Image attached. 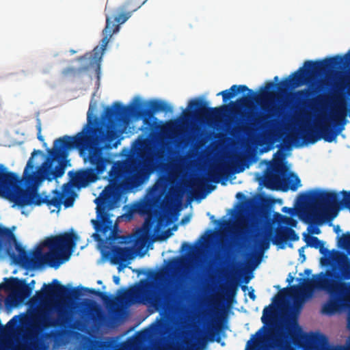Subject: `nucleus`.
Here are the masks:
<instances>
[{
    "label": "nucleus",
    "instance_id": "nucleus-62",
    "mask_svg": "<svg viewBox=\"0 0 350 350\" xmlns=\"http://www.w3.org/2000/svg\"><path fill=\"white\" fill-rule=\"evenodd\" d=\"M136 327H137V325H134V326H131V327H130L129 328L134 329V328H136Z\"/></svg>",
    "mask_w": 350,
    "mask_h": 350
},
{
    "label": "nucleus",
    "instance_id": "nucleus-55",
    "mask_svg": "<svg viewBox=\"0 0 350 350\" xmlns=\"http://www.w3.org/2000/svg\"><path fill=\"white\" fill-rule=\"evenodd\" d=\"M326 274L329 278L333 276V273L331 271H327Z\"/></svg>",
    "mask_w": 350,
    "mask_h": 350
},
{
    "label": "nucleus",
    "instance_id": "nucleus-22",
    "mask_svg": "<svg viewBox=\"0 0 350 350\" xmlns=\"http://www.w3.org/2000/svg\"><path fill=\"white\" fill-rule=\"evenodd\" d=\"M106 347V343L99 340L83 336L79 347L77 350H102Z\"/></svg>",
    "mask_w": 350,
    "mask_h": 350
},
{
    "label": "nucleus",
    "instance_id": "nucleus-27",
    "mask_svg": "<svg viewBox=\"0 0 350 350\" xmlns=\"http://www.w3.org/2000/svg\"><path fill=\"white\" fill-rule=\"evenodd\" d=\"M304 329H258L255 335L252 336V338L247 342V346L249 347L252 340L256 336H260L262 333H301Z\"/></svg>",
    "mask_w": 350,
    "mask_h": 350
},
{
    "label": "nucleus",
    "instance_id": "nucleus-46",
    "mask_svg": "<svg viewBox=\"0 0 350 350\" xmlns=\"http://www.w3.org/2000/svg\"><path fill=\"white\" fill-rule=\"evenodd\" d=\"M304 248H305V247H301L300 249H299V256L304 258V260H305V258H306V256H305V254H304Z\"/></svg>",
    "mask_w": 350,
    "mask_h": 350
},
{
    "label": "nucleus",
    "instance_id": "nucleus-57",
    "mask_svg": "<svg viewBox=\"0 0 350 350\" xmlns=\"http://www.w3.org/2000/svg\"><path fill=\"white\" fill-rule=\"evenodd\" d=\"M240 127H233L232 131H238Z\"/></svg>",
    "mask_w": 350,
    "mask_h": 350
},
{
    "label": "nucleus",
    "instance_id": "nucleus-48",
    "mask_svg": "<svg viewBox=\"0 0 350 350\" xmlns=\"http://www.w3.org/2000/svg\"><path fill=\"white\" fill-rule=\"evenodd\" d=\"M258 343V339L255 340L254 342H253V347H251L250 350H256V346Z\"/></svg>",
    "mask_w": 350,
    "mask_h": 350
},
{
    "label": "nucleus",
    "instance_id": "nucleus-37",
    "mask_svg": "<svg viewBox=\"0 0 350 350\" xmlns=\"http://www.w3.org/2000/svg\"><path fill=\"white\" fill-rule=\"evenodd\" d=\"M343 202L347 206H350V191H342Z\"/></svg>",
    "mask_w": 350,
    "mask_h": 350
},
{
    "label": "nucleus",
    "instance_id": "nucleus-33",
    "mask_svg": "<svg viewBox=\"0 0 350 350\" xmlns=\"http://www.w3.org/2000/svg\"><path fill=\"white\" fill-rule=\"evenodd\" d=\"M342 276L345 280L350 279V261L347 259L342 264L340 267Z\"/></svg>",
    "mask_w": 350,
    "mask_h": 350
},
{
    "label": "nucleus",
    "instance_id": "nucleus-24",
    "mask_svg": "<svg viewBox=\"0 0 350 350\" xmlns=\"http://www.w3.org/2000/svg\"><path fill=\"white\" fill-rule=\"evenodd\" d=\"M145 328H228L224 325H161L156 323H152L146 326Z\"/></svg>",
    "mask_w": 350,
    "mask_h": 350
},
{
    "label": "nucleus",
    "instance_id": "nucleus-64",
    "mask_svg": "<svg viewBox=\"0 0 350 350\" xmlns=\"http://www.w3.org/2000/svg\"><path fill=\"white\" fill-rule=\"evenodd\" d=\"M118 270L120 271L121 270V265L119 266L118 267Z\"/></svg>",
    "mask_w": 350,
    "mask_h": 350
},
{
    "label": "nucleus",
    "instance_id": "nucleus-2",
    "mask_svg": "<svg viewBox=\"0 0 350 350\" xmlns=\"http://www.w3.org/2000/svg\"><path fill=\"white\" fill-rule=\"evenodd\" d=\"M347 62H350V51L344 56L337 55L321 60H308L304 67L299 68L288 77L282 79L280 83L269 81L265 87L261 88L260 93L253 92L245 85H233L230 89L221 91L217 96H222L224 103L234 97L237 94L247 92L235 103L231 102L229 105L220 107H207L206 101L198 99L191 100L188 104L189 111H184L183 116L186 119L191 118L195 113L199 116H204L208 120H216L226 113L233 115L240 114L239 109L247 107L253 101L260 103L273 98L275 88L280 92H284L291 88H297L304 84L310 88L298 90L294 93V97L299 102L304 103L309 101L311 105L324 107L328 103L329 96L319 94L315 98L309 100L316 93L313 85L317 83L319 77L325 75L332 70L341 67Z\"/></svg>",
    "mask_w": 350,
    "mask_h": 350
},
{
    "label": "nucleus",
    "instance_id": "nucleus-54",
    "mask_svg": "<svg viewBox=\"0 0 350 350\" xmlns=\"http://www.w3.org/2000/svg\"><path fill=\"white\" fill-rule=\"evenodd\" d=\"M38 317H39V314H38V312H36V313H35V314H33L32 315V318H33V319H36L38 318Z\"/></svg>",
    "mask_w": 350,
    "mask_h": 350
},
{
    "label": "nucleus",
    "instance_id": "nucleus-21",
    "mask_svg": "<svg viewBox=\"0 0 350 350\" xmlns=\"http://www.w3.org/2000/svg\"><path fill=\"white\" fill-rule=\"evenodd\" d=\"M113 257L115 263L119 262H126L128 260L133 259L135 254L133 249L129 247L116 246L113 249Z\"/></svg>",
    "mask_w": 350,
    "mask_h": 350
},
{
    "label": "nucleus",
    "instance_id": "nucleus-49",
    "mask_svg": "<svg viewBox=\"0 0 350 350\" xmlns=\"http://www.w3.org/2000/svg\"><path fill=\"white\" fill-rule=\"evenodd\" d=\"M293 280H294V278L291 274H289L286 279V282L288 283H291L293 281Z\"/></svg>",
    "mask_w": 350,
    "mask_h": 350
},
{
    "label": "nucleus",
    "instance_id": "nucleus-39",
    "mask_svg": "<svg viewBox=\"0 0 350 350\" xmlns=\"http://www.w3.org/2000/svg\"><path fill=\"white\" fill-rule=\"evenodd\" d=\"M171 235H172L171 230H167L162 234V235H161V237H159V239L165 240V239H167L169 237H170Z\"/></svg>",
    "mask_w": 350,
    "mask_h": 350
},
{
    "label": "nucleus",
    "instance_id": "nucleus-60",
    "mask_svg": "<svg viewBox=\"0 0 350 350\" xmlns=\"http://www.w3.org/2000/svg\"><path fill=\"white\" fill-rule=\"evenodd\" d=\"M106 328H111V329H113V328H116L115 326H108Z\"/></svg>",
    "mask_w": 350,
    "mask_h": 350
},
{
    "label": "nucleus",
    "instance_id": "nucleus-31",
    "mask_svg": "<svg viewBox=\"0 0 350 350\" xmlns=\"http://www.w3.org/2000/svg\"><path fill=\"white\" fill-rule=\"evenodd\" d=\"M35 284L34 280H32L29 283H27L25 280H23V301L31 296Z\"/></svg>",
    "mask_w": 350,
    "mask_h": 350
},
{
    "label": "nucleus",
    "instance_id": "nucleus-23",
    "mask_svg": "<svg viewBox=\"0 0 350 350\" xmlns=\"http://www.w3.org/2000/svg\"><path fill=\"white\" fill-rule=\"evenodd\" d=\"M4 282L1 283V287L8 293H18L22 291V279L11 277L5 278Z\"/></svg>",
    "mask_w": 350,
    "mask_h": 350
},
{
    "label": "nucleus",
    "instance_id": "nucleus-34",
    "mask_svg": "<svg viewBox=\"0 0 350 350\" xmlns=\"http://www.w3.org/2000/svg\"><path fill=\"white\" fill-rule=\"evenodd\" d=\"M23 328H49V327L46 325H36L33 323L30 324L27 320L26 314L25 312H23Z\"/></svg>",
    "mask_w": 350,
    "mask_h": 350
},
{
    "label": "nucleus",
    "instance_id": "nucleus-35",
    "mask_svg": "<svg viewBox=\"0 0 350 350\" xmlns=\"http://www.w3.org/2000/svg\"><path fill=\"white\" fill-rule=\"evenodd\" d=\"M338 243L340 246L346 247L350 246V234H344L339 238Z\"/></svg>",
    "mask_w": 350,
    "mask_h": 350
},
{
    "label": "nucleus",
    "instance_id": "nucleus-5",
    "mask_svg": "<svg viewBox=\"0 0 350 350\" xmlns=\"http://www.w3.org/2000/svg\"><path fill=\"white\" fill-rule=\"evenodd\" d=\"M78 239L73 232H64L46 238L31 252L23 247V268L38 269L47 265L57 269L68 260Z\"/></svg>",
    "mask_w": 350,
    "mask_h": 350
},
{
    "label": "nucleus",
    "instance_id": "nucleus-50",
    "mask_svg": "<svg viewBox=\"0 0 350 350\" xmlns=\"http://www.w3.org/2000/svg\"><path fill=\"white\" fill-rule=\"evenodd\" d=\"M341 231L340 228L339 226H334V232L337 234H338Z\"/></svg>",
    "mask_w": 350,
    "mask_h": 350
},
{
    "label": "nucleus",
    "instance_id": "nucleus-6",
    "mask_svg": "<svg viewBox=\"0 0 350 350\" xmlns=\"http://www.w3.org/2000/svg\"><path fill=\"white\" fill-rule=\"evenodd\" d=\"M145 2L146 1H144L142 3H137L131 6L132 1L129 0L122 8L116 9L110 16H106V25L102 31L103 37L100 41V46H96L92 52L86 53L84 55L77 58L79 62L87 60L88 63L85 65L79 68H65L62 71V76L67 79L75 78L90 68H95L98 75L103 53L112 36L119 31L120 25L124 23L131 16V13L141 8Z\"/></svg>",
    "mask_w": 350,
    "mask_h": 350
},
{
    "label": "nucleus",
    "instance_id": "nucleus-12",
    "mask_svg": "<svg viewBox=\"0 0 350 350\" xmlns=\"http://www.w3.org/2000/svg\"><path fill=\"white\" fill-rule=\"evenodd\" d=\"M0 197L22 208V177L0 164Z\"/></svg>",
    "mask_w": 350,
    "mask_h": 350
},
{
    "label": "nucleus",
    "instance_id": "nucleus-30",
    "mask_svg": "<svg viewBox=\"0 0 350 350\" xmlns=\"http://www.w3.org/2000/svg\"><path fill=\"white\" fill-rule=\"evenodd\" d=\"M224 167L221 165H216L212 168L208 174V176L211 181L214 183H218L219 178L221 176L224 172Z\"/></svg>",
    "mask_w": 350,
    "mask_h": 350
},
{
    "label": "nucleus",
    "instance_id": "nucleus-44",
    "mask_svg": "<svg viewBox=\"0 0 350 350\" xmlns=\"http://www.w3.org/2000/svg\"><path fill=\"white\" fill-rule=\"evenodd\" d=\"M190 220V216L189 215H185L184 217L182 218L180 221V224H185L187 222H189Z\"/></svg>",
    "mask_w": 350,
    "mask_h": 350
},
{
    "label": "nucleus",
    "instance_id": "nucleus-25",
    "mask_svg": "<svg viewBox=\"0 0 350 350\" xmlns=\"http://www.w3.org/2000/svg\"><path fill=\"white\" fill-rule=\"evenodd\" d=\"M22 305V291L8 293L5 299V306L8 309H12Z\"/></svg>",
    "mask_w": 350,
    "mask_h": 350
},
{
    "label": "nucleus",
    "instance_id": "nucleus-29",
    "mask_svg": "<svg viewBox=\"0 0 350 350\" xmlns=\"http://www.w3.org/2000/svg\"><path fill=\"white\" fill-rule=\"evenodd\" d=\"M304 241L307 243L306 246H310L316 249L320 248L321 252L323 253V243L320 241L318 237L304 234Z\"/></svg>",
    "mask_w": 350,
    "mask_h": 350
},
{
    "label": "nucleus",
    "instance_id": "nucleus-4",
    "mask_svg": "<svg viewBox=\"0 0 350 350\" xmlns=\"http://www.w3.org/2000/svg\"><path fill=\"white\" fill-rule=\"evenodd\" d=\"M137 103L135 105L129 106H124L119 102H114L111 106H107L105 108L101 118L103 124L101 125H94L92 120V105H90L88 111V122L84 126H88V131L93 135L96 133H103V135H111V139H105L104 143L110 144L111 147L116 148L120 144V141L117 139V133L115 130L116 127L121 122H124L126 118L133 116L137 118H150L154 113L158 111H162L163 101L161 100H150L149 102L150 109L144 107L146 103L141 102L138 98H135Z\"/></svg>",
    "mask_w": 350,
    "mask_h": 350
},
{
    "label": "nucleus",
    "instance_id": "nucleus-13",
    "mask_svg": "<svg viewBox=\"0 0 350 350\" xmlns=\"http://www.w3.org/2000/svg\"><path fill=\"white\" fill-rule=\"evenodd\" d=\"M12 229L0 225V250L5 247L12 263L22 267V244L18 243Z\"/></svg>",
    "mask_w": 350,
    "mask_h": 350
},
{
    "label": "nucleus",
    "instance_id": "nucleus-28",
    "mask_svg": "<svg viewBox=\"0 0 350 350\" xmlns=\"http://www.w3.org/2000/svg\"><path fill=\"white\" fill-rule=\"evenodd\" d=\"M300 183L301 180L298 176L295 173L291 172L287 179L286 187L283 190L287 191L288 189H290L292 191H296L300 186Z\"/></svg>",
    "mask_w": 350,
    "mask_h": 350
},
{
    "label": "nucleus",
    "instance_id": "nucleus-19",
    "mask_svg": "<svg viewBox=\"0 0 350 350\" xmlns=\"http://www.w3.org/2000/svg\"><path fill=\"white\" fill-rule=\"evenodd\" d=\"M269 111L273 113L256 119L252 124L262 129H269L278 126L279 123L278 120L275 118L272 119L271 118L274 115L280 116L281 114L280 109H270Z\"/></svg>",
    "mask_w": 350,
    "mask_h": 350
},
{
    "label": "nucleus",
    "instance_id": "nucleus-32",
    "mask_svg": "<svg viewBox=\"0 0 350 350\" xmlns=\"http://www.w3.org/2000/svg\"><path fill=\"white\" fill-rule=\"evenodd\" d=\"M100 298L107 307H113L116 305L115 298L107 293L103 292L100 293Z\"/></svg>",
    "mask_w": 350,
    "mask_h": 350
},
{
    "label": "nucleus",
    "instance_id": "nucleus-58",
    "mask_svg": "<svg viewBox=\"0 0 350 350\" xmlns=\"http://www.w3.org/2000/svg\"><path fill=\"white\" fill-rule=\"evenodd\" d=\"M278 79H279V78H278V76H275V77H274V81L277 82V81H278Z\"/></svg>",
    "mask_w": 350,
    "mask_h": 350
},
{
    "label": "nucleus",
    "instance_id": "nucleus-36",
    "mask_svg": "<svg viewBox=\"0 0 350 350\" xmlns=\"http://www.w3.org/2000/svg\"><path fill=\"white\" fill-rule=\"evenodd\" d=\"M36 127H37V131H38L37 137H38V140L42 143L43 146H46V143L44 142V139L41 134V124L40 122L37 124Z\"/></svg>",
    "mask_w": 350,
    "mask_h": 350
},
{
    "label": "nucleus",
    "instance_id": "nucleus-47",
    "mask_svg": "<svg viewBox=\"0 0 350 350\" xmlns=\"http://www.w3.org/2000/svg\"><path fill=\"white\" fill-rule=\"evenodd\" d=\"M113 280L116 285H118L120 284V279L118 276L114 275L113 277Z\"/></svg>",
    "mask_w": 350,
    "mask_h": 350
},
{
    "label": "nucleus",
    "instance_id": "nucleus-1",
    "mask_svg": "<svg viewBox=\"0 0 350 350\" xmlns=\"http://www.w3.org/2000/svg\"><path fill=\"white\" fill-rule=\"evenodd\" d=\"M88 129V126H83L73 136L64 135L56 139L53 148L46 150L47 156L40 165H38V158L44 155L42 150H33L23 170V207L42 204L56 208H59L62 204L66 208L73 206L75 194L69 188L64 189V191L53 190L51 198L48 196L42 197L38 191L45 180L51 182L64 174L67 151L77 149L84 162L90 164L89 167L69 172L71 180L77 186L86 187L96 182L111 165L107 176L109 185L94 200L96 220H92L96 231L105 234L112 228L113 222L107 210L111 208L113 196L124 185L139 180L152 149L147 139H138L134 147L138 157L113 161L106 152L111 145L104 143L105 139H110L111 135H103V133L98 132L92 135Z\"/></svg>",
    "mask_w": 350,
    "mask_h": 350
},
{
    "label": "nucleus",
    "instance_id": "nucleus-26",
    "mask_svg": "<svg viewBox=\"0 0 350 350\" xmlns=\"http://www.w3.org/2000/svg\"><path fill=\"white\" fill-rule=\"evenodd\" d=\"M151 229V225L149 226L147 222L145 223L144 228L139 229L136 232L135 245H144L147 241L149 234L148 232Z\"/></svg>",
    "mask_w": 350,
    "mask_h": 350
},
{
    "label": "nucleus",
    "instance_id": "nucleus-20",
    "mask_svg": "<svg viewBox=\"0 0 350 350\" xmlns=\"http://www.w3.org/2000/svg\"><path fill=\"white\" fill-rule=\"evenodd\" d=\"M284 174V165L282 160L277 159L274 161L272 165V173L267 175L266 178L268 183L270 184L282 186L284 183V180L282 176Z\"/></svg>",
    "mask_w": 350,
    "mask_h": 350
},
{
    "label": "nucleus",
    "instance_id": "nucleus-40",
    "mask_svg": "<svg viewBox=\"0 0 350 350\" xmlns=\"http://www.w3.org/2000/svg\"><path fill=\"white\" fill-rule=\"evenodd\" d=\"M203 186V180L202 179H198L193 183L192 187H195L196 188H200Z\"/></svg>",
    "mask_w": 350,
    "mask_h": 350
},
{
    "label": "nucleus",
    "instance_id": "nucleus-3",
    "mask_svg": "<svg viewBox=\"0 0 350 350\" xmlns=\"http://www.w3.org/2000/svg\"><path fill=\"white\" fill-rule=\"evenodd\" d=\"M83 292H88L99 297L103 293L87 287L68 288L54 279L51 284H44L42 290L36 292L32 301L41 303L54 299L62 300L57 308V319L60 323L53 328H102L99 325L88 327L85 325L98 323L103 319L102 310L95 301L85 299L80 306L69 305L66 302L68 297L78 298L82 295Z\"/></svg>",
    "mask_w": 350,
    "mask_h": 350
},
{
    "label": "nucleus",
    "instance_id": "nucleus-8",
    "mask_svg": "<svg viewBox=\"0 0 350 350\" xmlns=\"http://www.w3.org/2000/svg\"><path fill=\"white\" fill-rule=\"evenodd\" d=\"M153 281L141 280L133 288L125 292L124 298L131 304L150 305L157 310L165 309L174 301L173 291L164 290L160 284L166 280L164 271L151 273Z\"/></svg>",
    "mask_w": 350,
    "mask_h": 350
},
{
    "label": "nucleus",
    "instance_id": "nucleus-41",
    "mask_svg": "<svg viewBox=\"0 0 350 350\" xmlns=\"http://www.w3.org/2000/svg\"><path fill=\"white\" fill-rule=\"evenodd\" d=\"M163 109H162V111H164V112H172V106L169 105L168 104H167L165 102H163Z\"/></svg>",
    "mask_w": 350,
    "mask_h": 350
},
{
    "label": "nucleus",
    "instance_id": "nucleus-10",
    "mask_svg": "<svg viewBox=\"0 0 350 350\" xmlns=\"http://www.w3.org/2000/svg\"><path fill=\"white\" fill-rule=\"evenodd\" d=\"M226 329H141L147 334H174L167 350H204L207 342H219Z\"/></svg>",
    "mask_w": 350,
    "mask_h": 350
},
{
    "label": "nucleus",
    "instance_id": "nucleus-9",
    "mask_svg": "<svg viewBox=\"0 0 350 350\" xmlns=\"http://www.w3.org/2000/svg\"><path fill=\"white\" fill-rule=\"evenodd\" d=\"M347 109L342 102L336 106L334 111L328 118L323 117V121L314 127H303L291 135L293 141L302 139L306 144H314L321 139L327 142L336 140L338 135L345 129L347 124Z\"/></svg>",
    "mask_w": 350,
    "mask_h": 350
},
{
    "label": "nucleus",
    "instance_id": "nucleus-43",
    "mask_svg": "<svg viewBox=\"0 0 350 350\" xmlns=\"http://www.w3.org/2000/svg\"><path fill=\"white\" fill-rule=\"evenodd\" d=\"M308 232L311 234H319L321 233V230L318 227H314L312 228H308Z\"/></svg>",
    "mask_w": 350,
    "mask_h": 350
},
{
    "label": "nucleus",
    "instance_id": "nucleus-42",
    "mask_svg": "<svg viewBox=\"0 0 350 350\" xmlns=\"http://www.w3.org/2000/svg\"><path fill=\"white\" fill-rule=\"evenodd\" d=\"M163 109H162V111H164V112H172V106L169 105L168 104H167L165 102H163Z\"/></svg>",
    "mask_w": 350,
    "mask_h": 350
},
{
    "label": "nucleus",
    "instance_id": "nucleus-38",
    "mask_svg": "<svg viewBox=\"0 0 350 350\" xmlns=\"http://www.w3.org/2000/svg\"><path fill=\"white\" fill-rule=\"evenodd\" d=\"M285 219H286V221H285L286 224H287L288 225H289L291 227H296V226H297L296 220H295L294 219H293L291 217H286Z\"/></svg>",
    "mask_w": 350,
    "mask_h": 350
},
{
    "label": "nucleus",
    "instance_id": "nucleus-56",
    "mask_svg": "<svg viewBox=\"0 0 350 350\" xmlns=\"http://www.w3.org/2000/svg\"><path fill=\"white\" fill-rule=\"evenodd\" d=\"M135 329H126V331L124 332V334H128L129 332H131L132 331H134Z\"/></svg>",
    "mask_w": 350,
    "mask_h": 350
},
{
    "label": "nucleus",
    "instance_id": "nucleus-51",
    "mask_svg": "<svg viewBox=\"0 0 350 350\" xmlns=\"http://www.w3.org/2000/svg\"><path fill=\"white\" fill-rule=\"evenodd\" d=\"M236 197H237V198H243V197H244V195H243L242 193L239 192V193H237V194L236 195Z\"/></svg>",
    "mask_w": 350,
    "mask_h": 350
},
{
    "label": "nucleus",
    "instance_id": "nucleus-17",
    "mask_svg": "<svg viewBox=\"0 0 350 350\" xmlns=\"http://www.w3.org/2000/svg\"><path fill=\"white\" fill-rule=\"evenodd\" d=\"M49 330L51 333L75 334L81 332L85 334H108L114 329H23V343L26 338L31 334H42ZM23 350H25L23 344Z\"/></svg>",
    "mask_w": 350,
    "mask_h": 350
},
{
    "label": "nucleus",
    "instance_id": "nucleus-52",
    "mask_svg": "<svg viewBox=\"0 0 350 350\" xmlns=\"http://www.w3.org/2000/svg\"><path fill=\"white\" fill-rule=\"evenodd\" d=\"M182 247H187L188 249H191V246L190 245H189L188 243H184L183 244V246H182Z\"/></svg>",
    "mask_w": 350,
    "mask_h": 350
},
{
    "label": "nucleus",
    "instance_id": "nucleus-7",
    "mask_svg": "<svg viewBox=\"0 0 350 350\" xmlns=\"http://www.w3.org/2000/svg\"><path fill=\"white\" fill-rule=\"evenodd\" d=\"M321 275L317 280L304 278L303 283L300 286L293 285L291 289L295 294H301L306 298L312 296L313 290L316 287L327 290L331 294L332 299L323 305L322 313L325 314H334L342 308H350V282L334 284L323 273Z\"/></svg>",
    "mask_w": 350,
    "mask_h": 350
},
{
    "label": "nucleus",
    "instance_id": "nucleus-59",
    "mask_svg": "<svg viewBox=\"0 0 350 350\" xmlns=\"http://www.w3.org/2000/svg\"><path fill=\"white\" fill-rule=\"evenodd\" d=\"M247 288V286H242V289H243V291H245V289H246Z\"/></svg>",
    "mask_w": 350,
    "mask_h": 350
},
{
    "label": "nucleus",
    "instance_id": "nucleus-53",
    "mask_svg": "<svg viewBox=\"0 0 350 350\" xmlns=\"http://www.w3.org/2000/svg\"><path fill=\"white\" fill-rule=\"evenodd\" d=\"M304 272L307 275H310L312 273V271L310 269H306Z\"/></svg>",
    "mask_w": 350,
    "mask_h": 350
},
{
    "label": "nucleus",
    "instance_id": "nucleus-61",
    "mask_svg": "<svg viewBox=\"0 0 350 350\" xmlns=\"http://www.w3.org/2000/svg\"><path fill=\"white\" fill-rule=\"evenodd\" d=\"M243 170H244V168H241V169H240V170H238L237 171V172H242Z\"/></svg>",
    "mask_w": 350,
    "mask_h": 350
},
{
    "label": "nucleus",
    "instance_id": "nucleus-45",
    "mask_svg": "<svg viewBox=\"0 0 350 350\" xmlns=\"http://www.w3.org/2000/svg\"><path fill=\"white\" fill-rule=\"evenodd\" d=\"M248 295H249V297H250V298L251 299H252L253 301H254V300H255V299H256V295H255V293H254V290L253 288H252V289H251V291H249V293H248Z\"/></svg>",
    "mask_w": 350,
    "mask_h": 350
},
{
    "label": "nucleus",
    "instance_id": "nucleus-16",
    "mask_svg": "<svg viewBox=\"0 0 350 350\" xmlns=\"http://www.w3.org/2000/svg\"><path fill=\"white\" fill-rule=\"evenodd\" d=\"M0 350H22V329H0Z\"/></svg>",
    "mask_w": 350,
    "mask_h": 350
},
{
    "label": "nucleus",
    "instance_id": "nucleus-11",
    "mask_svg": "<svg viewBox=\"0 0 350 350\" xmlns=\"http://www.w3.org/2000/svg\"><path fill=\"white\" fill-rule=\"evenodd\" d=\"M300 196L303 200H309L314 203L304 213L305 222L317 225L323 224L325 220L334 219L342 203L335 191H320L311 195L301 193Z\"/></svg>",
    "mask_w": 350,
    "mask_h": 350
},
{
    "label": "nucleus",
    "instance_id": "nucleus-18",
    "mask_svg": "<svg viewBox=\"0 0 350 350\" xmlns=\"http://www.w3.org/2000/svg\"><path fill=\"white\" fill-rule=\"evenodd\" d=\"M261 321L262 325L260 328H280V315L273 304L263 309Z\"/></svg>",
    "mask_w": 350,
    "mask_h": 350
},
{
    "label": "nucleus",
    "instance_id": "nucleus-15",
    "mask_svg": "<svg viewBox=\"0 0 350 350\" xmlns=\"http://www.w3.org/2000/svg\"><path fill=\"white\" fill-rule=\"evenodd\" d=\"M291 291L292 292V294L295 297L294 304L295 308L297 310H291L284 312L281 314V316H280L279 327L302 328V327L299 324L298 322L299 311V310H301L302 305L306 297H304L301 294H295L291 288Z\"/></svg>",
    "mask_w": 350,
    "mask_h": 350
},
{
    "label": "nucleus",
    "instance_id": "nucleus-14",
    "mask_svg": "<svg viewBox=\"0 0 350 350\" xmlns=\"http://www.w3.org/2000/svg\"><path fill=\"white\" fill-rule=\"evenodd\" d=\"M299 239L295 231L286 226H282L276 228L275 233L272 232H265L262 237L256 239V243L263 250H266L269 246L270 241H272L274 245H284L288 241H297Z\"/></svg>",
    "mask_w": 350,
    "mask_h": 350
},
{
    "label": "nucleus",
    "instance_id": "nucleus-63",
    "mask_svg": "<svg viewBox=\"0 0 350 350\" xmlns=\"http://www.w3.org/2000/svg\"><path fill=\"white\" fill-rule=\"evenodd\" d=\"M287 208H288L287 207H284V208H283V209H282V211H286V209H287Z\"/></svg>",
    "mask_w": 350,
    "mask_h": 350
}]
</instances>
